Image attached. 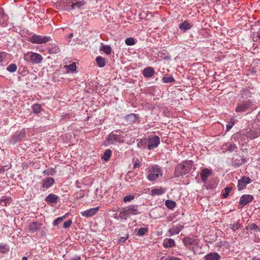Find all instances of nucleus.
<instances>
[{
  "label": "nucleus",
  "instance_id": "nucleus-47",
  "mask_svg": "<svg viewBox=\"0 0 260 260\" xmlns=\"http://www.w3.org/2000/svg\"><path fill=\"white\" fill-rule=\"evenodd\" d=\"M72 223V221L71 220H69L68 221H66L63 223V228L64 229L69 228L70 226H71Z\"/></svg>",
  "mask_w": 260,
  "mask_h": 260
},
{
  "label": "nucleus",
  "instance_id": "nucleus-21",
  "mask_svg": "<svg viewBox=\"0 0 260 260\" xmlns=\"http://www.w3.org/2000/svg\"><path fill=\"white\" fill-rule=\"evenodd\" d=\"M220 256L217 252H210L205 255L204 260H219Z\"/></svg>",
  "mask_w": 260,
  "mask_h": 260
},
{
  "label": "nucleus",
  "instance_id": "nucleus-32",
  "mask_svg": "<svg viewBox=\"0 0 260 260\" xmlns=\"http://www.w3.org/2000/svg\"><path fill=\"white\" fill-rule=\"evenodd\" d=\"M148 232V228H141L137 231V235L139 236H142Z\"/></svg>",
  "mask_w": 260,
  "mask_h": 260
},
{
  "label": "nucleus",
  "instance_id": "nucleus-18",
  "mask_svg": "<svg viewBox=\"0 0 260 260\" xmlns=\"http://www.w3.org/2000/svg\"><path fill=\"white\" fill-rule=\"evenodd\" d=\"M155 71L153 68L148 67L145 68L143 71V75L146 78H151L154 74Z\"/></svg>",
  "mask_w": 260,
  "mask_h": 260
},
{
  "label": "nucleus",
  "instance_id": "nucleus-9",
  "mask_svg": "<svg viewBox=\"0 0 260 260\" xmlns=\"http://www.w3.org/2000/svg\"><path fill=\"white\" fill-rule=\"evenodd\" d=\"M147 144V147L148 150H152L156 148L160 144V138L157 136H152L149 137L148 139H144L140 142Z\"/></svg>",
  "mask_w": 260,
  "mask_h": 260
},
{
  "label": "nucleus",
  "instance_id": "nucleus-33",
  "mask_svg": "<svg viewBox=\"0 0 260 260\" xmlns=\"http://www.w3.org/2000/svg\"><path fill=\"white\" fill-rule=\"evenodd\" d=\"M100 50L103 52H104L106 54H110L111 53V48L107 45H103L101 48Z\"/></svg>",
  "mask_w": 260,
  "mask_h": 260
},
{
  "label": "nucleus",
  "instance_id": "nucleus-22",
  "mask_svg": "<svg viewBox=\"0 0 260 260\" xmlns=\"http://www.w3.org/2000/svg\"><path fill=\"white\" fill-rule=\"evenodd\" d=\"M192 26L191 23H189L188 21L185 20L179 24V28L183 31H186L187 30L190 29Z\"/></svg>",
  "mask_w": 260,
  "mask_h": 260
},
{
  "label": "nucleus",
  "instance_id": "nucleus-49",
  "mask_svg": "<svg viewBox=\"0 0 260 260\" xmlns=\"http://www.w3.org/2000/svg\"><path fill=\"white\" fill-rule=\"evenodd\" d=\"M113 217L115 219H119L120 218V217L119 216V214L116 213L113 214Z\"/></svg>",
  "mask_w": 260,
  "mask_h": 260
},
{
  "label": "nucleus",
  "instance_id": "nucleus-16",
  "mask_svg": "<svg viewBox=\"0 0 260 260\" xmlns=\"http://www.w3.org/2000/svg\"><path fill=\"white\" fill-rule=\"evenodd\" d=\"M42 226V223L40 221H32L29 224V230L31 233H35L40 230Z\"/></svg>",
  "mask_w": 260,
  "mask_h": 260
},
{
  "label": "nucleus",
  "instance_id": "nucleus-54",
  "mask_svg": "<svg viewBox=\"0 0 260 260\" xmlns=\"http://www.w3.org/2000/svg\"><path fill=\"white\" fill-rule=\"evenodd\" d=\"M4 171V169L3 168L0 169V173L3 172Z\"/></svg>",
  "mask_w": 260,
  "mask_h": 260
},
{
  "label": "nucleus",
  "instance_id": "nucleus-8",
  "mask_svg": "<svg viewBox=\"0 0 260 260\" xmlns=\"http://www.w3.org/2000/svg\"><path fill=\"white\" fill-rule=\"evenodd\" d=\"M27 41L32 44H46L51 41V38L48 36H44L33 34L28 38Z\"/></svg>",
  "mask_w": 260,
  "mask_h": 260
},
{
  "label": "nucleus",
  "instance_id": "nucleus-34",
  "mask_svg": "<svg viewBox=\"0 0 260 260\" xmlns=\"http://www.w3.org/2000/svg\"><path fill=\"white\" fill-rule=\"evenodd\" d=\"M64 68L67 69L68 72L69 71L74 72L76 70V66L75 62H73L70 65H66L64 66Z\"/></svg>",
  "mask_w": 260,
  "mask_h": 260
},
{
  "label": "nucleus",
  "instance_id": "nucleus-12",
  "mask_svg": "<svg viewBox=\"0 0 260 260\" xmlns=\"http://www.w3.org/2000/svg\"><path fill=\"white\" fill-rule=\"evenodd\" d=\"M184 228V226L180 224H178L172 226L168 231V235L172 236L178 234Z\"/></svg>",
  "mask_w": 260,
  "mask_h": 260
},
{
  "label": "nucleus",
  "instance_id": "nucleus-19",
  "mask_svg": "<svg viewBox=\"0 0 260 260\" xmlns=\"http://www.w3.org/2000/svg\"><path fill=\"white\" fill-rule=\"evenodd\" d=\"M58 197L56 194L50 193L46 198L45 201L48 204H56L58 201Z\"/></svg>",
  "mask_w": 260,
  "mask_h": 260
},
{
  "label": "nucleus",
  "instance_id": "nucleus-25",
  "mask_svg": "<svg viewBox=\"0 0 260 260\" xmlns=\"http://www.w3.org/2000/svg\"><path fill=\"white\" fill-rule=\"evenodd\" d=\"M96 62L100 68H103L106 64V59L104 57L98 56L95 59Z\"/></svg>",
  "mask_w": 260,
  "mask_h": 260
},
{
  "label": "nucleus",
  "instance_id": "nucleus-42",
  "mask_svg": "<svg viewBox=\"0 0 260 260\" xmlns=\"http://www.w3.org/2000/svg\"><path fill=\"white\" fill-rule=\"evenodd\" d=\"M135 198V196L134 195H127L124 197L123 201L124 203H127L132 201Z\"/></svg>",
  "mask_w": 260,
  "mask_h": 260
},
{
  "label": "nucleus",
  "instance_id": "nucleus-1",
  "mask_svg": "<svg viewBox=\"0 0 260 260\" xmlns=\"http://www.w3.org/2000/svg\"><path fill=\"white\" fill-rule=\"evenodd\" d=\"M141 213L137 205H130L122 208L119 213V216L121 220H127L132 216H136Z\"/></svg>",
  "mask_w": 260,
  "mask_h": 260
},
{
  "label": "nucleus",
  "instance_id": "nucleus-26",
  "mask_svg": "<svg viewBox=\"0 0 260 260\" xmlns=\"http://www.w3.org/2000/svg\"><path fill=\"white\" fill-rule=\"evenodd\" d=\"M86 191L85 190L81 189L75 194L74 198L75 199H80L84 198L86 196Z\"/></svg>",
  "mask_w": 260,
  "mask_h": 260
},
{
  "label": "nucleus",
  "instance_id": "nucleus-6",
  "mask_svg": "<svg viewBox=\"0 0 260 260\" xmlns=\"http://www.w3.org/2000/svg\"><path fill=\"white\" fill-rule=\"evenodd\" d=\"M24 60L32 64H40L43 60V56L39 53L29 51L24 54Z\"/></svg>",
  "mask_w": 260,
  "mask_h": 260
},
{
  "label": "nucleus",
  "instance_id": "nucleus-38",
  "mask_svg": "<svg viewBox=\"0 0 260 260\" xmlns=\"http://www.w3.org/2000/svg\"><path fill=\"white\" fill-rule=\"evenodd\" d=\"M125 43L127 45L131 46L135 45L136 41L133 38H128L125 39Z\"/></svg>",
  "mask_w": 260,
  "mask_h": 260
},
{
  "label": "nucleus",
  "instance_id": "nucleus-17",
  "mask_svg": "<svg viewBox=\"0 0 260 260\" xmlns=\"http://www.w3.org/2000/svg\"><path fill=\"white\" fill-rule=\"evenodd\" d=\"M54 183V179L52 177H48L44 179L42 182V187L43 189H48Z\"/></svg>",
  "mask_w": 260,
  "mask_h": 260
},
{
  "label": "nucleus",
  "instance_id": "nucleus-40",
  "mask_svg": "<svg viewBox=\"0 0 260 260\" xmlns=\"http://www.w3.org/2000/svg\"><path fill=\"white\" fill-rule=\"evenodd\" d=\"M49 52L50 54H56L59 52V49L58 46L55 45L49 49Z\"/></svg>",
  "mask_w": 260,
  "mask_h": 260
},
{
  "label": "nucleus",
  "instance_id": "nucleus-4",
  "mask_svg": "<svg viewBox=\"0 0 260 260\" xmlns=\"http://www.w3.org/2000/svg\"><path fill=\"white\" fill-rule=\"evenodd\" d=\"M182 241L185 247L189 248L194 254L197 253L198 248L201 249L202 247L200 240L197 238L187 236L183 238Z\"/></svg>",
  "mask_w": 260,
  "mask_h": 260
},
{
  "label": "nucleus",
  "instance_id": "nucleus-56",
  "mask_svg": "<svg viewBox=\"0 0 260 260\" xmlns=\"http://www.w3.org/2000/svg\"><path fill=\"white\" fill-rule=\"evenodd\" d=\"M130 116H134V114H132L131 115H128L127 116V117H130Z\"/></svg>",
  "mask_w": 260,
  "mask_h": 260
},
{
  "label": "nucleus",
  "instance_id": "nucleus-14",
  "mask_svg": "<svg viewBox=\"0 0 260 260\" xmlns=\"http://www.w3.org/2000/svg\"><path fill=\"white\" fill-rule=\"evenodd\" d=\"M253 200V197L250 194H244L240 199L239 205L244 207L248 204L251 203Z\"/></svg>",
  "mask_w": 260,
  "mask_h": 260
},
{
  "label": "nucleus",
  "instance_id": "nucleus-29",
  "mask_svg": "<svg viewBox=\"0 0 260 260\" xmlns=\"http://www.w3.org/2000/svg\"><path fill=\"white\" fill-rule=\"evenodd\" d=\"M227 150L230 152L233 151L237 149V146L235 144L231 142H229L225 145Z\"/></svg>",
  "mask_w": 260,
  "mask_h": 260
},
{
  "label": "nucleus",
  "instance_id": "nucleus-53",
  "mask_svg": "<svg viewBox=\"0 0 260 260\" xmlns=\"http://www.w3.org/2000/svg\"><path fill=\"white\" fill-rule=\"evenodd\" d=\"M21 260H27V258L25 256H24L22 258Z\"/></svg>",
  "mask_w": 260,
  "mask_h": 260
},
{
  "label": "nucleus",
  "instance_id": "nucleus-50",
  "mask_svg": "<svg viewBox=\"0 0 260 260\" xmlns=\"http://www.w3.org/2000/svg\"><path fill=\"white\" fill-rule=\"evenodd\" d=\"M70 260H81V257L80 256H76V257H73Z\"/></svg>",
  "mask_w": 260,
  "mask_h": 260
},
{
  "label": "nucleus",
  "instance_id": "nucleus-30",
  "mask_svg": "<svg viewBox=\"0 0 260 260\" xmlns=\"http://www.w3.org/2000/svg\"><path fill=\"white\" fill-rule=\"evenodd\" d=\"M111 154L112 151L110 149H107L104 152L102 158L105 161H108L110 159Z\"/></svg>",
  "mask_w": 260,
  "mask_h": 260
},
{
  "label": "nucleus",
  "instance_id": "nucleus-43",
  "mask_svg": "<svg viewBox=\"0 0 260 260\" xmlns=\"http://www.w3.org/2000/svg\"><path fill=\"white\" fill-rule=\"evenodd\" d=\"M235 123L234 118H232L231 121L226 125V131L229 132L231 129V128L235 125Z\"/></svg>",
  "mask_w": 260,
  "mask_h": 260
},
{
  "label": "nucleus",
  "instance_id": "nucleus-48",
  "mask_svg": "<svg viewBox=\"0 0 260 260\" xmlns=\"http://www.w3.org/2000/svg\"><path fill=\"white\" fill-rule=\"evenodd\" d=\"M7 53L5 52H0V63L3 61L4 59L6 57Z\"/></svg>",
  "mask_w": 260,
  "mask_h": 260
},
{
  "label": "nucleus",
  "instance_id": "nucleus-55",
  "mask_svg": "<svg viewBox=\"0 0 260 260\" xmlns=\"http://www.w3.org/2000/svg\"><path fill=\"white\" fill-rule=\"evenodd\" d=\"M257 38L259 39V40H260V34H258L257 35Z\"/></svg>",
  "mask_w": 260,
  "mask_h": 260
},
{
  "label": "nucleus",
  "instance_id": "nucleus-2",
  "mask_svg": "<svg viewBox=\"0 0 260 260\" xmlns=\"http://www.w3.org/2000/svg\"><path fill=\"white\" fill-rule=\"evenodd\" d=\"M193 164V162L192 160H185L178 165L175 169V176L178 177L189 173Z\"/></svg>",
  "mask_w": 260,
  "mask_h": 260
},
{
  "label": "nucleus",
  "instance_id": "nucleus-37",
  "mask_svg": "<svg viewBox=\"0 0 260 260\" xmlns=\"http://www.w3.org/2000/svg\"><path fill=\"white\" fill-rule=\"evenodd\" d=\"M17 69V67L15 63H11L10 65H9L7 68V71L11 73L16 72Z\"/></svg>",
  "mask_w": 260,
  "mask_h": 260
},
{
  "label": "nucleus",
  "instance_id": "nucleus-28",
  "mask_svg": "<svg viewBox=\"0 0 260 260\" xmlns=\"http://www.w3.org/2000/svg\"><path fill=\"white\" fill-rule=\"evenodd\" d=\"M32 109L34 113L38 114L42 110V106L39 104H35L32 106Z\"/></svg>",
  "mask_w": 260,
  "mask_h": 260
},
{
  "label": "nucleus",
  "instance_id": "nucleus-44",
  "mask_svg": "<svg viewBox=\"0 0 260 260\" xmlns=\"http://www.w3.org/2000/svg\"><path fill=\"white\" fill-rule=\"evenodd\" d=\"M84 3L83 1L77 2L73 3L72 5V8H80L81 6L83 5Z\"/></svg>",
  "mask_w": 260,
  "mask_h": 260
},
{
  "label": "nucleus",
  "instance_id": "nucleus-39",
  "mask_svg": "<svg viewBox=\"0 0 260 260\" xmlns=\"http://www.w3.org/2000/svg\"><path fill=\"white\" fill-rule=\"evenodd\" d=\"M162 80L164 83H172L175 81V79L173 77H164L162 79Z\"/></svg>",
  "mask_w": 260,
  "mask_h": 260
},
{
  "label": "nucleus",
  "instance_id": "nucleus-31",
  "mask_svg": "<svg viewBox=\"0 0 260 260\" xmlns=\"http://www.w3.org/2000/svg\"><path fill=\"white\" fill-rule=\"evenodd\" d=\"M233 187L232 186H228L224 188L223 192L222 193V198L224 199L226 198L229 195L230 192L232 191Z\"/></svg>",
  "mask_w": 260,
  "mask_h": 260
},
{
  "label": "nucleus",
  "instance_id": "nucleus-5",
  "mask_svg": "<svg viewBox=\"0 0 260 260\" xmlns=\"http://www.w3.org/2000/svg\"><path fill=\"white\" fill-rule=\"evenodd\" d=\"M123 132L120 130L113 131L110 133L106 138V142L108 144H113L124 142V137L123 136Z\"/></svg>",
  "mask_w": 260,
  "mask_h": 260
},
{
  "label": "nucleus",
  "instance_id": "nucleus-24",
  "mask_svg": "<svg viewBox=\"0 0 260 260\" xmlns=\"http://www.w3.org/2000/svg\"><path fill=\"white\" fill-rule=\"evenodd\" d=\"M12 200L11 197L3 196L0 199V205L2 206H7L11 204Z\"/></svg>",
  "mask_w": 260,
  "mask_h": 260
},
{
  "label": "nucleus",
  "instance_id": "nucleus-46",
  "mask_svg": "<svg viewBox=\"0 0 260 260\" xmlns=\"http://www.w3.org/2000/svg\"><path fill=\"white\" fill-rule=\"evenodd\" d=\"M231 228L233 231H236V230L240 228L239 224L238 223H235L233 224H230Z\"/></svg>",
  "mask_w": 260,
  "mask_h": 260
},
{
  "label": "nucleus",
  "instance_id": "nucleus-51",
  "mask_svg": "<svg viewBox=\"0 0 260 260\" xmlns=\"http://www.w3.org/2000/svg\"><path fill=\"white\" fill-rule=\"evenodd\" d=\"M252 260H260V258L258 257H253Z\"/></svg>",
  "mask_w": 260,
  "mask_h": 260
},
{
  "label": "nucleus",
  "instance_id": "nucleus-7",
  "mask_svg": "<svg viewBox=\"0 0 260 260\" xmlns=\"http://www.w3.org/2000/svg\"><path fill=\"white\" fill-rule=\"evenodd\" d=\"M256 106L253 104L250 101H243L239 103L235 109L237 113L244 112L249 110H254L256 109Z\"/></svg>",
  "mask_w": 260,
  "mask_h": 260
},
{
  "label": "nucleus",
  "instance_id": "nucleus-35",
  "mask_svg": "<svg viewBox=\"0 0 260 260\" xmlns=\"http://www.w3.org/2000/svg\"><path fill=\"white\" fill-rule=\"evenodd\" d=\"M9 247L7 244H0V252L3 253H5L9 251Z\"/></svg>",
  "mask_w": 260,
  "mask_h": 260
},
{
  "label": "nucleus",
  "instance_id": "nucleus-45",
  "mask_svg": "<svg viewBox=\"0 0 260 260\" xmlns=\"http://www.w3.org/2000/svg\"><path fill=\"white\" fill-rule=\"evenodd\" d=\"M141 161L138 159H136V160L135 161V162H134V164L133 166V169H136L137 168H140L141 167Z\"/></svg>",
  "mask_w": 260,
  "mask_h": 260
},
{
  "label": "nucleus",
  "instance_id": "nucleus-23",
  "mask_svg": "<svg viewBox=\"0 0 260 260\" xmlns=\"http://www.w3.org/2000/svg\"><path fill=\"white\" fill-rule=\"evenodd\" d=\"M166 189L162 187H157L152 189L151 194L152 196H160L165 193Z\"/></svg>",
  "mask_w": 260,
  "mask_h": 260
},
{
  "label": "nucleus",
  "instance_id": "nucleus-36",
  "mask_svg": "<svg viewBox=\"0 0 260 260\" xmlns=\"http://www.w3.org/2000/svg\"><path fill=\"white\" fill-rule=\"evenodd\" d=\"M166 206L169 209H172L174 208L176 206L175 202L172 200H167L166 201Z\"/></svg>",
  "mask_w": 260,
  "mask_h": 260
},
{
  "label": "nucleus",
  "instance_id": "nucleus-10",
  "mask_svg": "<svg viewBox=\"0 0 260 260\" xmlns=\"http://www.w3.org/2000/svg\"><path fill=\"white\" fill-rule=\"evenodd\" d=\"M211 174V171L207 168L203 169L200 173L202 181L206 185L207 188H212L214 187L213 186H211L207 183V179Z\"/></svg>",
  "mask_w": 260,
  "mask_h": 260
},
{
  "label": "nucleus",
  "instance_id": "nucleus-20",
  "mask_svg": "<svg viewBox=\"0 0 260 260\" xmlns=\"http://www.w3.org/2000/svg\"><path fill=\"white\" fill-rule=\"evenodd\" d=\"M162 245L165 248H172L176 246L175 242L173 239L165 238Z\"/></svg>",
  "mask_w": 260,
  "mask_h": 260
},
{
  "label": "nucleus",
  "instance_id": "nucleus-52",
  "mask_svg": "<svg viewBox=\"0 0 260 260\" xmlns=\"http://www.w3.org/2000/svg\"><path fill=\"white\" fill-rule=\"evenodd\" d=\"M68 116H69V115H68V114H64V115H63L62 116V118H66L68 117Z\"/></svg>",
  "mask_w": 260,
  "mask_h": 260
},
{
  "label": "nucleus",
  "instance_id": "nucleus-13",
  "mask_svg": "<svg viewBox=\"0 0 260 260\" xmlns=\"http://www.w3.org/2000/svg\"><path fill=\"white\" fill-rule=\"evenodd\" d=\"M25 129H22L19 132H17L11 138V142L12 144H15L18 141H20L25 137Z\"/></svg>",
  "mask_w": 260,
  "mask_h": 260
},
{
  "label": "nucleus",
  "instance_id": "nucleus-11",
  "mask_svg": "<svg viewBox=\"0 0 260 260\" xmlns=\"http://www.w3.org/2000/svg\"><path fill=\"white\" fill-rule=\"evenodd\" d=\"M251 179L246 176L242 177L238 181L237 188L238 190H242L246 188V185L251 182Z\"/></svg>",
  "mask_w": 260,
  "mask_h": 260
},
{
  "label": "nucleus",
  "instance_id": "nucleus-41",
  "mask_svg": "<svg viewBox=\"0 0 260 260\" xmlns=\"http://www.w3.org/2000/svg\"><path fill=\"white\" fill-rule=\"evenodd\" d=\"M247 229L260 231V228L255 223H251L248 225Z\"/></svg>",
  "mask_w": 260,
  "mask_h": 260
},
{
  "label": "nucleus",
  "instance_id": "nucleus-15",
  "mask_svg": "<svg viewBox=\"0 0 260 260\" xmlns=\"http://www.w3.org/2000/svg\"><path fill=\"white\" fill-rule=\"evenodd\" d=\"M100 209V207H96L93 208H90L84 211L81 212V214L85 217L88 218L95 215Z\"/></svg>",
  "mask_w": 260,
  "mask_h": 260
},
{
  "label": "nucleus",
  "instance_id": "nucleus-27",
  "mask_svg": "<svg viewBox=\"0 0 260 260\" xmlns=\"http://www.w3.org/2000/svg\"><path fill=\"white\" fill-rule=\"evenodd\" d=\"M68 214H69V213H67L64 216L57 218L53 221V224L54 226H57L59 225L62 221V220L67 216Z\"/></svg>",
  "mask_w": 260,
  "mask_h": 260
},
{
  "label": "nucleus",
  "instance_id": "nucleus-3",
  "mask_svg": "<svg viewBox=\"0 0 260 260\" xmlns=\"http://www.w3.org/2000/svg\"><path fill=\"white\" fill-rule=\"evenodd\" d=\"M147 178L150 181L156 180L162 176V171L161 168L157 165L149 166L146 169Z\"/></svg>",
  "mask_w": 260,
  "mask_h": 260
}]
</instances>
